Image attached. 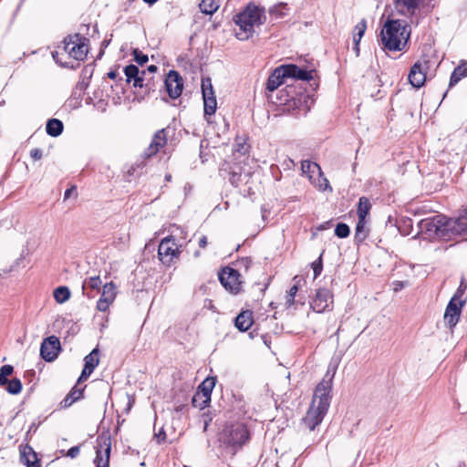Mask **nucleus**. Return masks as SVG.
<instances>
[{"label": "nucleus", "mask_w": 467, "mask_h": 467, "mask_svg": "<svg viewBox=\"0 0 467 467\" xmlns=\"http://www.w3.org/2000/svg\"><path fill=\"white\" fill-rule=\"evenodd\" d=\"M117 296V286L113 282L106 283L102 286V292L97 302V309L100 312H106L114 303Z\"/></svg>", "instance_id": "12"}, {"label": "nucleus", "mask_w": 467, "mask_h": 467, "mask_svg": "<svg viewBox=\"0 0 467 467\" xmlns=\"http://www.w3.org/2000/svg\"><path fill=\"white\" fill-rule=\"evenodd\" d=\"M179 254L180 250L173 236H167L161 240L158 248V256L163 265H171Z\"/></svg>", "instance_id": "8"}, {"label": "nucleus", "mask_w": 467, "mask_h": 467, "mask_svg": "<svg viewBox=\"0 0 467 467\" xmlns=\"http://www.w3.org/2000/svg\"><path fill=\"white\" fill-rule=\"evenodd\" d=\"M206 245H207V238H206V236H202V237L199 240V246H200L201 248H204Z\"/></svg>", "instance_id": "52"}, {"label": "nucleus", "mask_w": 467, "mask_h": 467, "mask_svg": "<svg viewBox=\"0 0 467 467\" xmlns=\"http://www.w3.org/2000/svg\"><path fill=\"white\" fill-rule=\"evenodd\" d=\"M404 286L405 284L402 281H396L393 283V289L395 292L401 290Z\"/></svg>", "instance_id": "48"}, {"label": "nucleus", "mask_w": 467, "mask_h": 467, "mask_svg": "<svg viewBox=\"0 0 467 467\" xmlns=\"http://www.w3.org/2000/svg\"><path fill=\"white\" fill-rule=\"evenodd\" d=\"M371 209V204L369 200L367 197H360L358 205V217H361L362 219L367 218L369 211Z\"/></svg>", "instance_id": "32"}, {"label": "nucleus", "mask_w": 467, "mask_h": 467, "mask_svg": "<svg viewBox=\"0 0 467 467\" xmlns=\"http://www.w3.org/2000/svg\"><path fill=\"white\" fill-rule=\"evenodd\" d=\"M102 281L99 275L90 276L85 279L82 285L83 292L85 293L87 290H97L99 291L101 288Z\"/></svg>", "instance_id": "29"}, {"label": "nucleus", "mask_w": 467, "mask_h": 467, "mask_svg": "<svg viewBox=\"0 0 467 467\" xmlns=\"http://www.w3.org/2000/svg\"><path fill=\"white\" fill-rule=\"evenodd\" d=\"M21 461L26 467H40L37 455L30 446H26L21 451Z\"/></svg>", "instance_id": "23"}, {"label": "nucleus", "mask_w": 467, "mask_h": 467, "mask_svg": "<svg viewBox=\"0 0 467 467\" xmlns=\"http://www.w3.org/2000/svg\"><path fill=\"white\" fill-rule=\"evenodd\" d=\"M108 76H109V78H116V73H115V72H113V71H111V72L108 73Z\"/></svg>", "instance_id": "57"}, {"label": "nucleus", "mask_w": 467, "mask_h": 467, "mask_svg": "<svg viewBox=\"0 0 467 467\" xmlns=\"http://www.w3.org/2000/svg\"><path fill=\"white\" fill-rule=\"evenodd\" d=\"M165 87L171 99H177L181 96L183 88V81L177 71L171 70L169 72L165 79Z\"/></svg>", "instance_id": "13"}, {"label": "nucleus", "mask_w": 467, "mask_h": 467, "mask_svg": "<svg viewBox=\"0 0 467 467\" xmlns=\"http://www.w3.org/2000/svg\"><path fill=\"white\" fill-rule=\"evenodd\" d=\"M165 178H166L167 181H170L171 180V175H166Z\"/></svg>", "instance_id": "60"}, {"label": "nucleus", "mask_w": 467, "mask_h": 467, "mask_svg": "<svg viewBox=\"0 0 467 467\" xmlns=\"http://www.w3.org/2000/svg\"><path fill=\"white\" fill-rule=\"evenodd\" d=\"M124 73L127 77V81H133L134 87L141 88L143 86V75L145 71L140 72L139 68L135 65H129L124 68Z\"/></svg>", "instance_id": "21"}, {"label": "nucleus", "mask_w": 467, "mask_h": 467, "mask_svg": "<svg viewBox=\"0 0 467 467\" xmlns=\"http://www.w3.org/2000/svg\"><path fill=\"white\" fill-rule=\"evenodd\" d=\"M360 40H361V38L358 37V36H356V34H353V41L355 44L354 48L356 50L357 56L358 55V52H359L358 45H359Z\"/></svg>", "instance_id": "49"}, {"label": "nucleus", "mask_w": 467, "mask_h": 467, "mask_svg": "<svg viewBox=\"0 0 467 467\" xmlns=\"http://www.w3.org/2000/svg\"><path fill=\"white\" fill-rule=\"evenodd\" d=\"M133 55H134V59L135 61L140 64V65H144L147 61H148V56L147 55H144L142 54L140 51H139L138 49H135L133 51Z\"/></svg>", "instance_id": "43"}, {"label": "nucleus", "mask_w": 467, "mask_h": 467, "mask_svg": "<svg viewBox=\"0 0 467 467\" xmlns=\"http://www.w3.org/2000/svg\"><path fill=\"white\" fill-rule=\"evenodd\" d=\"M368 234V229L367 227V218L362 219L358 217V221L356 226L355 238L358 242L364 241Z\"/></svg>", "instance_id": "28"}, {"label": "nucleus", "mask_w": 467, "mask_h": 467, "mask_svg": "<svg viewBox=\"0 0 467 467\" xmlns=\"http://www.w3.org/2000/svg\"><path fill=\"white\" fill-rule=\"evenodd\" d=\"M71 400V397L69 396V394L64 399L63 402H64V406L65 407H68L70 406L73 402H70Z\"/></svg>", "instance_id": "55"}, {"label": "nucleus", "mask_w": 467, "mask_h": 467, "mask_svg": "<svg viewBox=\"0 0 467 467\" xmlns=\"http://www.w3.org/2000/svg\"><path fill=\"white\" fill-rule=\"evenodd\" d=\"M240 274L237 270L226 267L219 274L221 284L231 293L236 294L241 289L242 282L239 280Z\"/></svg>", "instance_id": "10"}, {"label": "nucleus", "mask_w": 467, "mask_h": 467, "mask_svg": "<svg viewBox=\"0 0 467 467\" xmlns=\"http://www.w3.org/2000/svg\"><path fill=\"white\" fill-rule=\"evenodd\" d=\"M30 156L36 161L40 160L42 158V150L40 149H33L30 151Z\"/></svg>", "instance_id": "47"}, {"label": "nucleus", "mask_w": 467, "mask_h": 467, "mask_svg": "<svg viewBox=\"0 0 467 467\" xmlns=\"http://www.w3.org/2000/svg\"><path fill=\"white\" fill-rule=\"evenodd\" d=\"M333 303L332 294L328 289L321 288L317 291L315 297L311 303V307L317 313H322L329 309Z\"/></svg>", "instance_id": "14"}, {"label": "nucleus", "mask_w": 467, "mask_h": 467, "mask_svg": "<svg viewBox=\"0 0 467 467\" xmlns=\"http://www.w3.org/2000/svg\"><path fill=\"white\" fill-rule=\"evenodd\" d=\"M289 8L286 3H278L269 8V14L275 18H282L288 15Z\"/></svg>", "instance_id": "30"}, {"label": "nucleus", "mask_w": 467, "mask_h": 467, "mask_svg": "<svg viewBox=\"0 0 467 467\" xmlns=\"http://www.w3.org/2000/svg\"><path fill=\"white\" fill-rule=\"evenodd\" d=\"M79 453V447L78 446H74V447H71L68 451H67V455L70 458H75L78 455Z\"/></svg>", "instance_id": "46"}, {"label": "nucleus", "mask_w": 467, "mask_h": 467, "mask_svg": "<svg viewBox=\"0 0 467 467\" xmlns=\"http://www.w3.org/2000/svg\"><path fill=\"white\" fill-rule=\"evenodd\" d=\"M280 67L284 69L283 73H285V78H290L300 80H310L313 78L310 71L302 69L293 64L282 65Z\"/></svg>", "instance_id": "19"}, {"label": "nucleus", "mask_w": 467, "mask_h": 467, "mask_svg": "<svg viewBox=\"0 0 467 467\" xmlns=\"http://www.w3.org/2000/svg\"><path fill=\"white\" fill-rule=\"evenodd\" d=\"M54 298L58 304L67 302L70 297V291L67 286H58L54 290Z\"/></svg>", "instance_id": "34"}, {"label": "nucleus", "mask_w": 467, "mask_h": 467, "mask_svg": "<svg viewBox=\"0 0 467 467\" xmlns=\"http://www.w3.org/2000/svg\"><path fill=\"white\" fill-rule=\"evenodd\" d=\"M331 379H323L316 388L311 406L308 409L303 421L305 425L313 431L321 423L330 405Z\"/></svg>", "instance_id": "2"}, {"label": "nucleus", "mask_w": 467, "mask_h": 467, "mask_svg": "<svg viewBox=\"0 0 467 467\" xmlns=\"http://www.w3.org/2000/svg\"><path fill=\"white\" fill-rule=\"evenodd\" d=\"M229 180L234 186H238L243 182V174L233 171L230 174Z\"/></svg>", "instance_id": "41"}, {"label": "nucleus", "mask_w": 467, "mask_h": 467, "mask_svg": "<svg viewBox=\"0 0 467 467\" xmlns=\"http://www.w3.org/2000/svg\"><path fill=\"white\" fill-rule=\"evenodd\" d=\"M419 234L430 240L449 241L465 233L464 219H451L442 214H437L423 219L418 223Z\"/></svg>", "instance_id": "1"}, {"label": "nucleus", "mask_w": 467, "mask_h": 467, "mask_svg": "<svg viewBox=\"0 0 467 467\" xmlns=\"http://www.w3.org/2000/svg\"><path fill=\"white\" fill-rule=\"evenodd\" d=\"M284 69L280 67H276L272 74L269 76L266 82V89L270 92L277 89L285 80V73H283Z\"/></svg>", "instance_id": "22"}, {"label": "nucleus", "mask_w": 467, "mask_h": 467, "mask_svg": "<svg viewBox=\"0 0 467 467\" xmlns=\"http://www.w3.org/2000/svg\"><path fill=\"white\" fill-rule=\"evenodd\" d=\"M460 467H462V466H460Z\"/></svg>", "instance_id": "62"}, {"label": "nucleus", "mask_w": 467, "mask_h": 467, "mask_svg": "<svg viewBox=\"0 0 467 467\" xmlns=\"http://www.w3.org/2000/svg\"><path fill=\"white\" fill-rule=\"evenodd\" d=\"M297 291H298V287L296 285H294L293 286L290 287L287 296H286V305L288 306L293 305L294 299H295V296H296Z\"/></svg>", "instance_id": "42"}, {"label": "nucleus", "mask_w": 467, "mask_h": 467, "mask_svg": "<svg viewBox=\"0 0 467 467\" xmlns=\"http://www.w3.org/2000/svg\"><path fill=\"white\" fill-rule=\"evenodd\" d=\"M86 295H87V296H88V297H92V296H92V295H90L88 292H87V293H86Z\"/></svg>", "instance_id": "61"}, {"label": "nucleus", "mask_w": 467, "mask_h": 467, "mask_svg": "<svg viewBox=\"0 0 467 467\" xmlns=\"http://www.w3.org/2000/svg\"><path fill=\"white\" fill-rule=\"evenodd\" d=\"M301 171L306 174L310 182L319 191H332L327 179L324 176L320 166L310 161H303L301 163Z\"/></svg>", "instance_id": "7"}, {"label": "nucleus", "mask_w": 467, "mask_h": 467, "mask_svg": "<svg viewBox=\"0 0 467 467\" xmlns=\"http://www.w3.org/2000/svg\"><path fill=\"white\" fill-rule=\"evenodd\" d=\"M111 451V440L109 434H101L97 438L95 463L97 467H109Z\"/></svg>", "instance_id": "9"}, {"label": "nucleus", "mask_w": 467, "mask_h": 467, "mask_svg": "<svg viewBox=\"0 0 467 467\" xmlns=\"http://www.w3.org/2000/svg\"><path fill=\"white\" fill-rule=\"evenodd\" d=\"M6 391L10 394L16 395L22 390V383L18 379H13L8 381L5 388Z\"/></svg>", "instance_id": "37"}, {"label": "nucleus", "mask_w": 467, "mask_h": 467, "mask_svg": "<svg viewBox=\"0 0 467 467\" xmlns=\"http://www.w3.org/2000/svg\"><path fill=\"white\" fill-rule=\"evenodd\" d=\"M204 104V116L208 122H210V119L208 117L213 116L217 109V101L216 98H207L203 99Z\"/></svg>", "instance_id": "33"}, {"label": "nucleus", "mask_w": 467, "mask_h": 467, "mask_svg": "<svg viewBox=\"0 0 467 467\" xmlns=\"http://www.w3.org/2000/svg\"><path fill=\"white\" fill-rule=\"evenodd\" d=\"M148 70L150 72H155L157 70V67L154 66V65H150L149 67H148Z\"/></svg>", "instance_id": "56"}, {"label": "nucleus", "mask_w": 467, "mask_h": 467, "mask_svg": "<svg viewBox=\"0 0 467 467\" xmlns=\"http://www.w3.org/2000/svg\"><path fill=\"white\" fill-rule=\"evenodd\" d=\"M423 0H394L395 8L402 16H413Z\"/></svg>", "instance_id": "18"}, {"label": "nucleus", "mask_w": 467, "mask_h": 467, "mask_svg": "<svg viewBox=\"0 0 467 467\" xmlns=\"http://www.w3.org/2000/svg\"><path fill=\"white\" fill-rule=\"evenodd\" d=\"M133 172H134V168H133V167H131V169L129 171V173H130V174H132Z\"/></svg>", "instance_id": "59"}, {"label": "nucleus", "mask_w": 467, "mask_h": 467, "mask_svg": "<svg viewBox=\"0 0 467 467\" xmlns=\"http://www.w3.org/2000/svg\"><path fill=\"white\" fill-rule=\"evenodd\" d=\"M99 352L98 348H94L88 355H87L84 358V368L78 379V383H81L86 381L94 369L98 367L99 363Z\"/></svg>", "instance_id": "17"}, {"label": "nucleus", "mask_w": 467, "mask_h": 467, "mask_svg": "<svg viewBox=\"0 0 467 467\" xmlns=\"http://www.w3.org/2000/svg\"><path fill=\"white\" fill-rule=\"evenodd\" d=\"M75 191H76L75 187H71V188L67 189L65 192L64 198L68 199L70 197V195L72 194V192H74Z\"/></svg>", "instance_id": "51"}, {"label": "nucleus", "mask_w": 467, "mask_h": 467, "mask_svg": "<svg viewBox=\"0 0 467 467\" xmlns=\"http://www.w3.org/2000/svg\"><path fill=\"white\" fill-rule=\"evenodd\" d=\"M13 370L14 368L11 365H4L0 369V374L8 377L13 373Z\"/></svg>", "instance_id": "45"}, {"label": "nucleus", "mask_w": 467, "mask_h": 467, "mask_svg": "<svg viewBox=\"0 0 467 467\" xmlns=\"http://www.w3.org/2000/svg\"><path fill=\"white\" fill-rule=\"evenodd\" d=\"M265 20V8L249 4L234 18L237 26L234 29L235 36L242 41L249 39L255 32V28L262 26Z\"/></svg>", "instance_id": "3"}, {"label": "nucleus", "mask_w": 467, "mask_h": 467, "mask_svg": "<svg viewBox=\"0 0 467 467\" xmlns=\"http://www.w3.org/2000/svg\"><path fill=\"white\" fill-rule=\"evenodd\" d=\"M83 389H77V387H74L72 390L69 393V396L71 397L70 402H75L76 400H78L82 397Z\"/></svg>", "instance_id": "44"}, {"label": "nucleus", "mask_w": 467, "mask_h": 467, "mask_svg": "<svg viewBox=\"0 0 467 467\" xmlns=\"http://www.w3.org/2000/svg\"><path fill=\"white\" fill-rule=\"evenodd\" d=\"M215 386V379L213 378H207L202 384L199 386L197 392L203 394L211 398L212 391Z\"/></svg>", "instance_id": "35"}, {"label": "nucleus", "mask_w": 467, "mask_h": 467, "mask_svg": "<svg viewBox=\"0 0 467 467\" xmlns=\"http://www.w3.org/2000/svg\"><path fill=\"white\" fill-rule=\"evenodd\" d=\"M312 268L314 271V278H317L321 274L323 269L322 254H320L317 260L312 263Z\"/></svg>", "instance_id": "40"}, {"label": "nucleus", "mask_w": 467, "mask_h": 467, "mask_svg": "<svg viewBox=\"0 0 467 467\" xmlns=\"http://www.w3.org/2000/svg\"><path fill=\"white\" fill-rule=\"evenodd\" d=\"M467 78V62L462 61L461 64L454 68L450 78V87L455 86L462 78Z\"/></svg>", "instance_id": "25"}, {"label": "nucleus", "mask_w": 467, "mask_h": 467, "mask_svg": "<svg viewBox=\"0 0 467 467\" xmlns=\"http://www.w3.org/2000/svg\"><path fill=\"white\" fill-rule=\"evenodd\" d=\"M410 29L405 21L388 20L380 33L381 42L389 51H402L407 46Z\"/></svg>", "instance_id": "4"}, {"label": "nucleus", "mask_w": 467, "mask_h": 467, "mask_svg": "<svg viewBox=\"0 0 467 467\" xmlns=\"http://www.w3.org/2000/svg\"><path fill=\"white\" fill-rule=\"evenodd\" d=\"M59 55H60V53L58 51H55L52 53V56H53L54 59L57 61V63H60L61 65L64 66L66 63H63L59 60V58H58Z\"/></svg>", "instance_id": "53"}, {"label": "nucleus", "mask_w": 467, "mask_h": 467, "mask_svg": "<svg viewBox=\"0 0 467 467\" xmlns=\"http://www.w3.org/2000/svg\"><path fill=\"white\" fill-rule=\"evenodd\" d=\"M60 349V342L55 336L48 337L41 344L40 355L47 361L54 360Z\"/></svg>", "instance_id": "15"}, {"label": "nucleus", "mask_w": 467, "mask_h": 467, "mask_svg": "<svg viewBox=\"0 0 467 467\" xmlns=\"http://www.w3.org/2000/svg\"><path fill=\"white\" fill-rule=\"evenodd\" d=\"M367 29V22L365 19H362L360 22H358L355 28L353 34H356L358 37L362 38V36L365 34V31Z\"/></svg>", "instance_id": "39"}, {"label": "nucleus", "mask_w": 467, "mask_h": 467, "mask_svg": "<svg viewBox=\"0 0 467 467\" xmlns=\"http://www.w3.org/2000/svg\"><path fill=\"white\" fill-rule=\"evenodd\" d=\"M429 69V61L419 60L411 67L409 81L414 88H420L426 80V71Z\"/></svg>", "instance_id": "11"}, {"label": "nucleus", "mask_w": 467, "mask_h": 467, "mask_svg": "<svg viewBox=\"0 0 467 467\" xmlns=\"http://www.w3.org/2000/svg\"><path fill=\"white\" fill-rule=\"evenodd\" d=\"M202 93L203 99L207 98H215L212 81L210 78H205L202 80Z\"/></svg>", "instance_id": "36"}, {"label": "nucleus", "mask_w": 467, "mask_h": 467, "mask_svg": "<svg viewBox=\"0 0 467 467\" xmlns=\"http://www.w3.org/2000/svg\"><path fill=\"white\" fill-rule=\"evenodd\" d=\"M253 325V315L250 311H244L235 318V327L240 331L248 330Z\"/></svg>", "instance_id": "24"}, {"label": "nucleus", "mask_w": 467, "mask_h": 467, "mask_svg": "<svg viewBox=\"0 0 467 467\" xmlns=\"http://www.w3.org/2000/svg\"><path fill=\"white\" fill-rule=\"evenodd\" d=\"M249 439V431L243 422L226 426L222 432V440L229 446H242Z\"/></svg>", "instance_id": "6"}, {"label": "nucleus", "mask_w": 467, "mask_h": 467, "mask_svg": "<svg viewBox=\"0 0 467 467\" xmlns=\"http://www.w3.org/2000/svg\"><path fill=\"white\" fill-rule=\"evenodd\" d=\"M47 133L52 137H57L63 131V123L57 119H51L47 123Z\"/></svg>", "instance_id": "26"}, {"label": "nucleus", "mask_w": 467, "mask_h": 467, "mask_svg": "<svg viewBox=\"0 0 467 467\" xmlns=\"http://www.w3.org/2000/svg\"><path fill=\"white\" fill-rule=\"evenodd\" d=\"M350 230L346 223H338L335 229V234L339 238H346L349 235Z\"/></svg>", "instance_id": "38"}, {"label": "nucleus", "mask_w": 467, "mask_h": 467, "mask_svg": "<svg viewBox=\"0 0 467 467\" xmlns=\"http://www.w3.org/2000/svg\"><path fill=\"white\" fill-rule=\"evenodd\" d=\"M220 7L219 0H202L199 4V8L205 15L214 14Z\"/></svg>", "instance_id": "27"}, {"label": "nucleus", "mask_w": 467, "mask_h": 467, "mask_svg": "<svg viewBox=\"0 0 467 467\" xmlns=\"http://www.w3.org/2000/svg\"><path fill=\"white\" fill-rule=\"evenodd\" d=\"M155 436L159 442L165 441L166 438V434L163 431H160L157 434H155Z\"/></svg>", "instance_id": "50"}, {"label": "nucleus", "mask_w": 467, "mask_h": 467, "mask_svg": "<svg viewBox=\"0 0 467 467\" xmlns=\"http://www.w3.org/2000/svg\"><path fill=\"white\" fill-rule=\"evenodd\" d=\"M8 379H7V377L5 376H2L0 374V386H5L7 383H8Z\"/></svg>", "instance_id": "54"}, {"label": "nucleus", "mask_w": 467, "mask_h": 467, "mask_svg": "<svg viewBox=\"0 0 467 467\" xmlns=\"http://www.w3.org/2000/svg\"><path fill=\"white\" fill-rule=\"evenodd\" d=\"M166 142H167V135H166L165 130L162 129V130H158L155 133V135L151 140V143L150 144L148 149L145 150L144 155L149 158V157L156 154L159 151V150L166 144Z\"/></svg>", "instance_id": "20"}, {"label": "nucleus", "mask_w": 467, "mask_h": 467, "mask_svg": "<svg viewBox=\"0 0 467 467\" xmlns=\"http://www.w3.org/2000/svg\"><path fill=\"white\" fill-rule=\"evenodd\" d=\"M463 304L464 302L456 298V296L449 302L444 313V320L451 327L458 323Z\"/></svg>", "instance_id": "16"}, {"label": "nucleus", "mask_w": 467, "mask_h": 467, "mask_svg": "<svg viewBox=\"0 0 467 467\" xmlns=\"http://www.w3.org/2000/svg\"><path fill=\"white\" fill-rule=\"evenodd\" d=\"M211 402V398L204 396L202 393L195 392L192 399V403L194 408L203 410L206 408Z\"/></svg>", "instance_id": "31"}, {"label": "nucleus", "mask_w": 467, "mask_h": 467, "mask_svg": "<svg viewBox=\"0 0 467 467\" xmlns=\"http://www.w3.org/2000/svg\"><path fill=\"white\" fill-rule=\"evenodd\" d=\"M145 3L149 4V5H153L154 3H156L158 0H143Z\"/></svg>", "instance_id": "58"}, {"label": "nucleus", "mask_w": 467, "mask_h": 467, "mask_svg": "<svg viewBox=\"0 0 467 467\" xmlns=\"http://www.w3.org/2000/svg\"><path fill=\"white\" fill-rule=\"evenodd\" d=\"M63 51L76 60H83L87 57L88 39L79 34L66 37L63 41Z\"/></svg>", "instance_id": "5"}]
</instances>
